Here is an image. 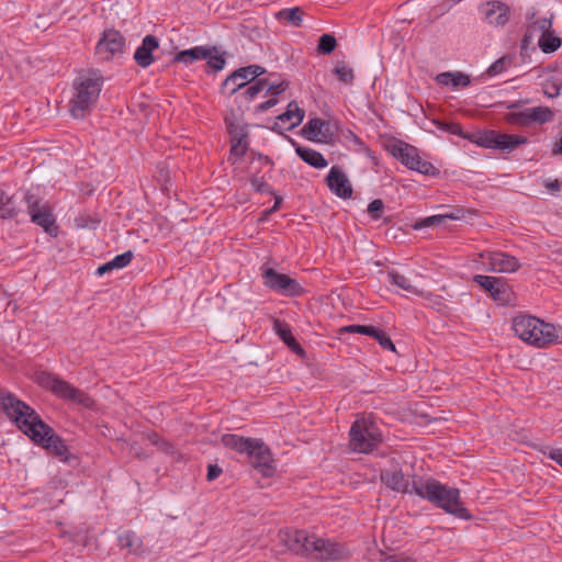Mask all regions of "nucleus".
<instances>
[{
  "instance_id": "1",
  "label": "nucleus",
  "mask_w": 562,
  "mask_h": 562,
  "mask_svg": "<svg viewBox=\"0 0 562 562\" xmlns=\"http://www.w3.org/2000/svg\"><path fill=\"white\" fill-rule=\"evenodd\" d=\"M0 409L34 443L58 457H66L68 448L41 416L13 393L0 390Z\"/></svg>"
},
{
  "instance_id": "2",
  "label": "nucleus",
  "mask_w": 562,
  "mask_h": 562,
  "mask_svg": "<svg viewBox=\"0 0 562 562\" xmlns=\"http://www.w3.org/2000/svg\"><path fill=\"white\" fill-rule=\"evenodd\" d=\"M278 541L285 550L300 555L314 557L321 561H342L350 555L349 549L340 542L310 536L305 530L284 528L278 532Z\"/></svg>"
},
{
  "instance_id": "3",
  "label": "nucleus",
  "mask_w": 562,
  "mask_h": 562,
  "mask_svg": "<svg viewBox=\"0 0 562 562\" xmlns=\"http://www.w3.org/2000/svg\"><path fill=\"white\" fill-rule=\"evenodd\" d=\"M413 491L415 495L431 503L447 514L464 520L472 518L471 513L461 502L460 491L456 487L442 484L430 476H414Z\"/></svg>"
},
{
  "instance_id": "4",
  "label": "nucleus",
  "mask_w": 562,
  "mask_h": 562,
  "mask_svg": "<svg viewBox=\"0 0 562 562\" xmlns=\"http://www.w3.org/2000/svg\"><path fill=\"white\" fill-rule=\"evenodd\" d=\"M515 334L536 348H546L558 340V330L553 324L531 315H518L513 319Z\"/></svg>"
},
{
  "instance_id": "5",
  "label": "nucleus",
  "mask_w": 562,
  "mask_h": 562,
  "mask_svg": "<svg viewBox=\"0 0 562 562\" xmlns=\"http://www.w3.org/2000/svg\"><path fill=\"white\" fill-rule=\"evenodd\" d=\"M102 90V80L80 76L72 83V95L69 100V112L75 119L86 117L95 105Z\"/></svg>"
},
{
  "instance_id": "6",
  "label": "nucleus",
  "mask_w": 562,
  "mask_h": 562,
  "mask_svg": "<svg viewBox=\"0 0 562 562\" xmlns=\"http://www.w3.org/2000/svg\"><path fill=\"white\" fill-rule=\"evenodd\" d=\"M36 382L40 386L49 391L60 400L81 404L87 407L91 404V398L85 391L74 386L54 373L46 371L38 372L36 374Z\"/></svg>"
},
{
  "instance_id": "7",
  "label": "nucleus",
  "mask_w": 562,
  "mask_h": 562,
  "mask_svg": "<svg viewBox=\"0 0 562 562\" xmlns=\"http://www.w3.org/2000/svg\"><path fill=\"white\" fill-rule=\"evenodd\" d=\"M349 437L351 450L359 453H370L382 442V434L379 428L367 418L353 422Z\"/></svg>"
},
{
  "instance_id": "8",
  "label": "nucleus",
  "mask_w": 562,
  "mask_h": 562,
  "mask_svg": "<svg viewBox=\"0 0 562 562\" xmlns=\"http://www.w3.org/2000/svg\"><path fill=\"white\" fill-rule=\"evenodd\" d=\"M386 150L411 170L425 176L439 175V170L431 162L424 160L419 150L411 144L396 139L386 146Z\"/></svg>"
},
{
  "instance_id": "9",
  "label": "nucleus",
  "mask_w": 562,
  "mask_h": 562,
  "mask_svg": "<svg viewBox=\"0 0 562 562\" xmlns=\"http://www.w3.org/2000/svg\"><path fill=\"white\" fill-rule=\"evenodd\" d=\"M261 276L267 288L282 295L300 296L304 292V288L295 279L273 268H263Z\"/></svg>"
},
{
  "instance_id": "10",
  "label": "nucleus",
  "mask_w": 562,
  "mask_h": 562,
  "mask_svg": "<svg viewBox=\"0 0 562 562\" xmlns=\"http://www.w3.org/2000/svg\"><path fill=\"white\" fill-rule=\"evenodd\" d=\"M266 68L259 65L240 67L229 75L222 83V93L231 97L243 90L250 81L265 75Z\"/></svg>"
},
{
  "instance_id": "11",
  "label": "nucleus",
  "mask_w": 562,
  "mask_h": 562,
  "mask_svg": "<svg viewBox=\"0 0 562 562\" xmlns=\"http://www.w3.org/2000/svg\"><path fill=\"white\" fill-rule=\"evenodd\" d=\"M554 119V111L549 106L526 108L521 111L509 112L505 115V121L513 125L529 126L531 124H546Z\"/></svg>"
},
{
  "instance_id": "12",
  "label": "nucleus",
  "mask_w": 562,
  "mask_h": 562,
  "mask_svg": "<svg viewBox=\"0 0 562 562\" xmlns=\"http://www.w3.org/2000/svg\"><path fill=\"white\" fill-rule=\"evenodd\" d=\"M125 38L116 30H105L95 46V54L102 60L121 56L124 52Z\"/></svg>"
},
{
  "instance_id": "13",
  "label": "nucleus",
  "mask_w": 562,
  "mask_h": 562,
  "mask_svg": "<svg viewBox=\"0 0 562 562\" xmlns=\"http://www.w3.org/2000/svg\"><path fill=\"white\" fill-rule=\"evenodd\" d=\"M251 465L263 476L270 477L276 472V463L269 447L261 440L256 438L248 454H246Z\"/></svg>"
},
{
  "instance_id": "14",
  "label": "nucleus",
  "mask_w": 562,
  "mask_h": 562,
  "mask_svg": "<svg viewBox=\"0 0 562 562\" xmlns=\"http://www.w3.org/2000/svg\"><path fill=\"white\" fill-rule=\"evenodd\" d=\"M27 210L31 221L41 226L49 235L56 236V218L47 205H40L34 195H26Z\"/></svg>"
},
{
  "instance_id": "15",
  "label": "nucleus",
  "mask_w": 562,
  "mask_h": 562,
  "mask_svg": "<svg viewBox=\"0 0 562 562\" xmlns=\"http://www.w3.org/2000/svg\"><path fill=\"white\" fill-rule=\"evenodd\" d=\"M473 281L488 292L492 297L502 303L507 304L512 297V291L508 284L499 278L491 276L476 274Z\"/></svg>"
},
{
  "instance_id": "16",
  "label": "nucleus",
  "mask_w": 562,
  "mask_h": 562,
  "mask_svg": "<svg viewBox=\"0 0 562 562\" xmlns=\"http://www.w3.org/2000/svg\"><path fill=\"white\" fill-rule=\"evenodd\" d=\"M335 126L326 120L314 117L302 128L303 136L312 142L329 143L335 135Z\"/></svg>"
},
{
  "instance_id": "17",
  "label": "nucleus",
  "mask_w": 562,
  "mask_h": 562,
  "mask_svg": "<svg viewBox=\"0 0 562 562\" xmlns=\"http://www.w3.org/2000/svg\"><path fill=\"white\" fill-rule=\"evenodd\" d=\"M480 13L488 24L503 26L509 21L510 8L502 1L491 0L480 7Z\"/></svg>"
},
{
  "instance_id": "18",
  "label": "nucleus",
  "mask_w": 562,
  "mask_h": 562,
  "mask_svg": "<svg viewBox=\"0 0 562 562\" xmlns=\"http://www.w3.org/2000/svg\"><path fill=\"white\" fill-rule=\"evenodd\" d=\"M481 257L493 272L512 273L520 268L519 260L507 252L492 251L486 255H481Z\"/></svg>"
},
{
  "instance_id": "19",
  "label": "nucleus",
  "mask_w": 562,
  "mask_h": 562,
  "mask_svg": "<svg viewBox=\"0 0 562 562\" xmlns=\"http://www.w3.org/2000/svg\"><path fill=\"white\" fill-rule=\"evenodd\" d=\"M386 277H387V281L392 285H394L409 294L420 296L434 306L440 305L439 297L437 295L432 294L431 292L419 290L416 285H414L411 282V280L407 277L400 273L398 271L390 270L387 272Z\"/></svg>"
},
{
  "instance_id": "20",
  "label": "nucleus",
  "mask_w": 562,
  "mask_h": 562,
  "mask_svg": "<svg viewBox=\"0 0 562 562\" xmlns=\"http://www.w3.org/2000/svg\"><path fill=\"white\" fill-rule=\"evenodd\" d=\"M326 183L329 190L341 199L352 196L353 190L347 175L338 166H333L326 177Z\"/></svg>"
},
{
  "instance_id": "21",
  "label": "nucleus",
  "mask_w": 562,
  "mask_h": 562,
  "mask_svg": "<svg viewBox=\"0 0 562 562\" xmlns=\"http://www.w3.org/2000/svg\"><path fill=\"white\" fill-rule=\"evenodd\" d=\"M159 46L158 38L154 35H146L140 46L134 53L135 63L142 67L147 68L154 63L153 52Z\"/></svg>"
},
{
  "instance_id": "22",
  "label": "nucleus",
  "mask_w": 562,
  "mask_h": 562,
  "mask_svg": "<svg viewBox=\"0 0 562 562\" xmlns=\"http://www.w3.org/2000/svg\"><path fill=\"white\" fill-rule=\"evenodd\" d=\"M382 483L397 493H414L413 482L409 483L402 471H385L381 473Z\"/></svg>"
},
{
  "instance_id": "23",
  "label": "nucleus",
  "mask_w": 562,
  "mask_h": 562,
  "mask_svg": "<svg viewBox=\"0 0 562 562\" xmlns=\"http://www.w3.org/2000/svg\"><path fill=\"white\" fill-rule=\"evenodd\" d=\"M304 115V110L295 101H292L288 104L286 111L277 117V124H281L285 130L290 131L302 123Z\"/></svg>"
},
{
  "instance_id": "24",
  "label": "nucleus",
  "mask_w": 562,
  "mask_h": 562,
  "mask_svg": "<svg viewBox=\"0 0 562 562\" xmlns=\"http://www.w3.org/2000/svg\"><path fill=\"white\" fill-rule=\"evenodd\" d=\"M256 438H247L236 434H225L222 436V443L238 453L248 454Z\"/></svg>"
},
{
  "instance_id": "25",
  "label": "nucleus",
  "mask_w": 562,
  "mask_h": 562,
  "mask_svg": "<svg viewBox=\"0 0 562 562\" xmlns=\"http://www.w3.org/2000/svg\"><path fill=\"white\" fill-rule=\"evenodd\" d=\"M295 153L305 164L314 168L322 169L328 165L325 157L313 148L297 145L295 146Z\"/></svg>"
},
{
  "instance_id": "26",
  "label": "nucleus",
  "mask_w": 562,
  "mask_h": 562,
  "mask_svg": "<svg viewBox=\"0 0 562 562\" xmlns=\"http://www.w3.org/2000/svg\"><path fill=\"white\" fill-rule=\"evenodd\" d=\"M527 143L528 138L525 136L497 132L495 149L509 153Z\"/></svg>"
},
{
  "instance_id": "27",
  "label": "nucleus",
  "mask_w": 562,
  "mask_h": 562,
  "mask_svg": "<svg viewBox=\"0 0 562 562\" xmlns=\"http://www.w3.org/2000/svg\"><path fill=\"white\" fill-rule=\"evenodd\" d=\"M207 56V46H194L192 48L178 52L175 55L173 60L176 63L188 65L198 60H204Z\"/></svg>"
},
{
  "instance_id": "28",
  "label": "nucleus",
  "mask_w": 562,
  "mask_h": 562,
  "mask_svg": "<svg viewBox=\"0 0 562 562\" xmlns=\"http://www.w3.org/2000/svg\"><path fill=\"white\" fill-rule=\"evenodd\" d=\"M436 80L439 85L451 86L452 88L468 87L471 82L470 77L460 71L441 72Z\"/></svg>"
},
{
  "instance_id": "29",
  "label": "nucleus",
  "mask_w": 562,
  "mask_h": 562,
  "mask_svg": "<svg viewBox=\"0 0 562 562\" xmlns=\"http://www.w3.org/2000/svg\"><path fill=\"white\" fill-rule=\"evenodd\" d=\"M461 217H462V211H456V212H450V213H446V214L431 215V216L423 218L416 225V227H418V228L430 227V226H434V225H440V224L445 223L447 220L458 221V220H461Z\"/></svg>"
},
{
  "instance_id": "30",
  "label": "nucleus",
  "mask_w": 562,
  "mask_h": 562,
  "mask_svg": "<svg viewBox=\"0 0 562 562\" xmlns=\"http://www.w3.org/2000/svg\"><path fill=\"white\" fill-rule=\"evenodd\" d=\"M279 21L288 22L293 26H301L303 22V11L299 7L282 9L276 13Z\"/></svg>"
},
{
  "instance_id": "31",
  "label": "nucleus",
  "mask_w": 562,
  "mask_h": 562,
  "mask_svg": "<svg viewBox=\"0 0 562 562\" xmlns=\"http://www.w3.org/2000/svg\"><path fill=\"white\" fill-rule=\"evenodd\" d=\"M561 44V38L554 35L551 31L541 34L538 40L540 49L546 54L554 53L560 48Z\"/></svg>"
},
{
  "instance_id": "32",
  "label": "nucleus",
  "mask_w": 562,
  "mask_h": 562,
  "mask_svg": "<svg viewBox=\"0 0 562 562\" xmlns=\"http://www.w3.org/2000/svg\"><path fill=\"white\" fill-rule=\"evenodd\" d=\"M268 87V80L267 79H258L250 81L243 90H240V94L244 95V98L247 101H252L258 97V94L263 91Z\"/></svg>"
},
{
  "instance_id": "33",
  "label": "nucleus",
  "mask_w": 562,
  "mask_h": 562,
  "mask_svg": "<svg viewBox=\"0 0 562 562\" xmlns=\"http://www.w3.org/2000/svg\"><path fill=\"white\" fill-rule=\"evenodd\" d=\"M121 548L127 549L132 553H136L140 548V539L131 530L124 531L119 536Z\"/></svg>"
},
{
  "instance_id": "34",
  "label": "nucleus",
  "mask_w": 562,
  "mask_h": 562,
  "mask_svg": "<svg viewBox=\"0 0 562 562\" xmlns=\"http://www.w3.org/2000/svg\"><path fill=\"white\" fill-rule=\"evenodd\" d=\"M248 150L247 136L244 134L236 135L232 138L231 158L240 159Z\"/></svg>"
},
{
  "instance_id": "35",
  "label": "nucleus",
  "mask_w": 562,
  "mask_h": 562,
  "mask_svg": "<svg viewBox=\"0 0 562 562\" xmlns=\"http://www.w3.org/2000/svg\"><path fill=\"white\" fill-rule=\"evenodd\" d=\"M209 56L204 59L210 68L214 70H222L225 66V58L223 54L218 53L217 47L207 46Z\"/></svg>"
},
{
  "instance_id": "36",
  "label": "nucleus",
  "mask_w": 562,
  "mask_h": 562,
  "mask_svg": "<svg viewBox=\"0 0 562 562\" xmlns=\"http://www.w3.org/2000/svg\"><path fill=\"white\" fill-rule=\"evenodd\" d=\"M337 46V41L334 35L331 34H323L317 44V53L322 55H328L335 50Z\"/></svg>"
},
{
  "instance_id": "37",
  "label": "nucleus",
  "mask_w": 562,
  "mask_h": 562,
  "mask_svg": "<svg viewBox=\"0 0 562 562\" xmlns=\"http://www.w3.org/2000/svg\"><path fill=\"white\" fill-rule=\"evenodd\" d=\"M273 329L277 333V335L279 336V338L285 345H289L290 341H292L294 339V336H293V334L291 331L290 326L286 323L280 321V319H274L273 321Z\"/></svg>"
},
{
  "instance_id": "38",
  "label": "nucleus",
  "mask_w": 562,
  "mask_h": 562,
  "mask_svg": "<svg viewBox=\"0 0 562 562\" xmlns=\"http://www.w3.org/2000/svg\"><path fill=\"white\" fill-rule=\"evenodd\" d=\"M334 74L344 83H351L355 79L353 70L345 64H337Z\"/></svg>"
},
{
  "instance_id": "39",
  "label": "nucleus",
  "mask_w": 562,
  "mask_h": 562,
  "mask_svg": "<svg viewBox=\"0 0 562 562\" xmlns=\"http://www.w3.org/2000/svg\"><path fill=\"white\" fill-rule=\"evenodd\" d=\"M133 258H134L133 252L131 250H128L121 255L115 256L112 260L109 261V263L113 270L114 269H123L131 263Z\"/></svg>"
},
{
  "instance_id": "40",
  "label": "nucleus",
  "mask_w": 562,
  "mask_h": 562,
  "mask_svg": "<svg viewBox=\"0 0 562 562\" xmlns=\"http://www.w3.org/2000/svg\"><path fill=\"white\" fill-rule=\"evenodd\" d=\"M496 136L497 131H486L477 137L476 144L485 148L495 149Z\"/></svg>"
},
{
  "instance_id": "41",
  "label": "nucleus",
  "mask_w": 562,
  "mask_h": 562,
  "mask_svg": "<svg viewBox=\"0 0 562 562\" xmlns=\"http://www.w3.org/2000/svg\"><path fill=\"white\" fill-rule=\"evenodd\" d=\"M18 215V210L12 201V198L7 194V201L0 204L1 218H14Z\"/></svg>"
},
{
  "instance_id": "42",
  "label": "nucleus",
  "mask_w": 562,
  "mask_h": 562,
  "mask_svg": "<svg viewBox=\"0 0 562 562\" xmlns=\"http://www.w3.org/2000/svg\"><path fill=\"white\" fill-rule=\"evenodd\" d=\"M250 183L259 193H271V187L265 179V176L251 175Z\"/></svg>"
},
{
  "instance_id": "43",
  "label": "nucleus",
  "mask_w": 562,
  "mask_h": 562,
  "mask_svg": "<svg viewBox=\"0 0 562 562\" xmlns=\"http://www.w3.org/2000/svg\"><path fill=\"white\" fill-rule=\"evenodd\" d=\"M372 338H374L383 349L395 351V345L385 331L375 327V334L372 335Z\"/></svg>"
},
{
  "instance_id": "44",
  "label": "nucleus",
  "mask_w": 562,
  "mask_h": 562,
  "mask_svg": "<svg viewBox=\"0 0 562 562\" xmlns=\"http://www.w3.org/2000/svg\"><path fill=\"white\" fill-rule=\"evenodd\" d=\"M341 331L344 333H351V334H361L372 337L373 334H375V327L374 326H368V325H348L341 328Z\"/></svg>"
},
{
  "instance_id": "45",
  "label": "nucleus",
  "mask_w": 562,
  "mask_h": 562,
  "mask_svg": "<svg viewBox=\"0 0 562 562\" xmlns=\"http://www.w3.org/2000/svg\"><path fill=\"white\" fill-rule=\"evenodd\" d=\"M384 210V203L380 199L371 201L368 205V214L373 221H379L382 217Z\"/></svg>"
},
{
  "instance_id": "46",
  "label": "nucleus",
  "mask_w": 562,
  "mask_h": 562,
  "mask_svg": "<svg viewBox=\"0 0 562 562\" xmlns=\"http://www.w3.org/2000/svg\"><path fill=\"white\" fill-rule=\"evenodd\" d=\"M551 27H552L551 20L547 19V18H541V19H538L537 21H535L532 24H530L529 33L531 34V33L538 31L541 34H544V33L551 31Z\"/></svg>"
},
{
  "instance_id": "47",
  "label": "nucleus",
  "mask_w": 562,
  "mask_h": 562,
  "mask_svg": "<svg viewBox=\"0 0 562 562\" xmlns=\"http://www.w3.org/2000/svg\"><path fill=\"white\" fill-rule=\"evenodd\" d=\"M562 83L559 81H547L543 83L542 91L548 98H557L560 95Z\"/></svg>"
},
{
  "instance_id": "48",
  "label": "nucleus",
  "mask_w": 562,
  "mask_h": 562,
  "mask_svg": "<svg viewBox=\"0 0 562 562\" xmlns=\"http://www.w3.org/2000/svg\"><path fill=\"white\" fill-rule=\"evenodd\" d=\"M509 65V60L506 58H499L496 61H494L487 69V74L490 76H496L501 72H503L507 66Z\"/></svg>"
},
{
  "instance_id": "49",
  "label": "nucleus",
  "mask_w": 562,
  "mask_h": 562,
  "mask_svg": "<svg viewBox=\"0 0 562 562\" xmlns=\"http://www.w3.org/2000/svg\"><path fill=\"white\" fill-rule=\"evenodd\" d=\"M381 562H417V561L407 555L390 554V555H385L384 558H382Z\"/></svg>"
},
{
  "instance_id": "50",
  "label": "nucleus",
  "mask_w": 562,
  "mask_h": 562,
  "mask_svg": "<svg viewBox=\"0 0 562 562\" xmlns=\"http://www.w3.org/2000/svg\"><path fill=\"white\" fill-rule=\"evenodd\" d=\"M147 440L155 446L161 447L166 449L168 443L166 440L161 439L156 432H151L147 435Z\"/></svg>"
},
{
  "instance_id": "51",
  "label": "nucleus",
  "mask_w": 562,
  "mask_h": 562,
  "mask_svg": "<svg viewBox=\"0 0 562 562\" xmlns=\"http://www.w3.org/2000/svg\"><path fill=\"white\" fill-rule=\"evenodd\" d=\"M222 473V469L216 464H210L207 468L206 479L213 481L217 479Z\"/></svg>"
},
{
  "instance_id": "52",
  "label": "nucleus",
  "mask_w": 562,
  "mask_h": 562,
  "mask_svg": "<svg viewBox=\"0 0 562 562\" xmlns=\"http://www.w3.org/2000/svg\"><path fill=\"white\" fill-rule=\"evenodd\" d=\"M265 90L267 93H272L274 95H278L279 93H281L282 91L285 90V86L283 82L279 83V85H273L268 81V87H266Z\"/></svg>"
},
{
  "instance_id": "53",
  "label": "nucleus",
  "mask_w": 562,
  "mask_h": 562,
  "mask_svg": "<svg viewBox=\"0 0 562 562\" xmlns=\"http://www.w3.org/2000/svg\"><path fill=\"white\" fill-rule=\"evenodd\" d=\"M549 458L562 467V449H552L549 452Z\"/></svg>"
},
{
  "instance_id": "54",
  "label": "nucleus",
  "mask_w": 562,
  "mask_h": 562,
  "mask_svg": "<svg viewBox=\"0 0 562 562\" xmlns=\"http://www.w3.org/2000/svg\"><path fill=\"white\" fill-rule=\"evenodd\" d=\"M544 186L552 193H557L560 191V183L557 179L546 181Z\"/></svg>"
},
{
  "instance_id": "55",
  "label": "nucleus",
  "mask_w": 562,
  "mask_h": 562,
  "mask_svg": "<svg viewBox=\"0 0 562 562\" xmlns=\"http://www.w3.org/2000/svg\"><path fill=\"white\" fill-rule=\"evenodd\" d=\"M286 346L296 355H304V349L301 347V345L296 341L295 338L292 341H290V344Z\"/></svg>"
},
{
  "instance_id": "56",
  "label": "nucleus",
  "mask_w": 562,
  "mask_h": 562,
  "mask_svg": "<svg viewBox=\"0 0 562 562\" xmlns=\"http://www.w3.org/2000/svg\"><path fill=\"white\" fill-rule=\"evenodd\" d=\"M443 126L447 127V130L454 135H459L461 133V126L458 124H440V127L443 128Z\"/></svg>"
},
{
  "instance_id": "57",
  "label": "nucleus",
  "mask_w": 562,
  "mask_h": 562,
  "mask_svg": "<svg viewBox=\"0 0 562 562\" xmlns=\"http://www.w3.org/2000/svg\"><path fill=\"white\" fill-rule=\"evenodd\" d=\"M277 103H278V100L276 98H271V99L265 101L263 103H261L259 105V109L265 111V110H268V109L274 106Z\"/></svg>"
},
{
  "instance_id": "58",
  "label": "nucleus",
  "mask_w": 562,
  "mask_h": 562,
  "mask_svg": "<svg viewBox=\"0 0 562 562\" xmlns=\"http://www.w3.org/2000/svg\"><path fill=\"white\" fill-rule=\"evenodd\" d=\"M112 267L110 266L109 261L102 266H100L98 269H97V274L98 276H103L104 273L109 272V271H112Z\"/></svg>"
},
{
  "instance_id": "59",
  "label": "nucleus",
  "mask_w": 562,
  "mask_h": 562,
  "mask_svg": "<svg viewBox=\"0 0 562 562\" xmlns=\"http://www.w3.org/2000/svg\"><path fill=\"white\" fill-rule=\"evenodd\" d=\"M255 162H257L259 166H262V165H266V166L271 165L270 159H269L268 157H263V156H261V155H258V157H257V159H256V161H255Z\"/></svg>"
},
{
  "instance_id": "60",
  "label": "nucleus",
  "mask_w": 562,
  "mask_h": 562,
  "mask_svg": "<svg viewBox=\"0 0 562 562\" xmlns=\"http://www.w3.org/2000/svg\"><path fill=\"white\" fill-rule=\"evenodd\" d=\"M76 222H77L78 227H81V228L87 227V224L83 222L82 217L77 218Z\"/></svg>"
},
{
  "instance_id": "61",
  "label": "nucleus",
  "mask_w": 562,
  "mask_h": 562,
  "mask_svg": "<svg viewBox=\"0 0 562 562\" xmlns=\"http://www.w3.org/2000/svg\"><path fill=\"white\" fill-rule=\"evenodd\" d=\"M3 201H7V193L3 190L0 189V204Z\"/></svg>"
},
{
  "instance_id": "62",
  "label": "nucleus",
  "mask_w": 562,
  "mask_h": 562,
  "mask_svg": "<svg viewBox=\"0 0 562 562\" xmlns=\"http://www.w3.org/2000/svg\"><path fill=\"white\" fill-rule=\"evenodd\" d=\"M280 203H281V199H280V198H278V199L276 200V203H274V205H273V207H272V210H271V211H276V210L279 207V204H280Z\"/></svg>"
},
{
  "instance_id": "63",
  "label": "nucleus",
  "mask_w": 562,
  "mask_h": 562,
  "mask_svg": "<svg viewBox=\"0 0 562 562\" xmlns=\"http://www.w3.org/2000/svg\"><path fill=\"white\" fill-rule=\"evenodd\" d=\"M517 108H518V103H517V102H515V103H509V104L507 105V109H509V110H514V109H517Z\"/></svg>"
},
{
  "instance_id": "64",
  "label": "nucleus",
  "mask_w": 562,
  "mask_h": 562,
  "mask_svg": "<svg viewBox=\"0 0 562 562\" xmlns=\"http://www.w3.org/2000/svg\"><path fill=\"white\" fill-rule=\"evenodd\" d=\"M528 40H529V36H528V35H526V36L524 37V40H522V43H524V44H527V43H528Z\"/></svg>"
}]
</instances>
